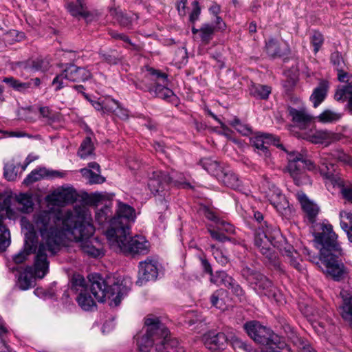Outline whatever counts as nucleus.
<instances>
[{
	"instance_id": "1",
	"label": "nucleus",
	"mask_w": 352,
	"mask_h": 352,
	"mask_svg": "<svg viewBox=\"0 0 352 352\" xmlns=\"http://www.w3.org/2000/svg\"><path fill=\"white\" fill-rule=\"evenodd\" d=\"M34 223L43 239L34 263V274L39 278H43L49 270L47 251L55 255L65 239H80L94 232L92 225L85 221L84 214L69 210L64 213L40 211L34 214Z\"/></svg>"
},
{
	"instance_id": "2",
	"label": "nucleus",
	"mask_w": 352,
	"mask_h": 352,
	"mask_svg": "<svg viewBox=\"0 0 352 352\" xmlns=\"http://www.w3.org/2000/svg\"><path fill=\"white\" fill-rule=\"evenodd\" d=\"M135 219V212L128 204L118 203L116 216L111 219V228L106 236L112 249L126 256L145 255L149 252V243L141 235L130 236L131 223Z\"/></svg>"
},
{
	"instance_id": "3",
	"label": "nucleus",
	"mask_w": 352,
	"mask_h": 352,
	"mask_svg": "<svg viewBox=\"0 0 352 352\" xmlns=\"http://www.w3.org/2000/svg\"><path fill=\"white\" fill-rule=\"evenodd\" d=\"M250 143L257 150L260 155L269 157L270 152L268 149L270 145L280 148L287 153V165L286 170L292 177L297 186L311 184L309 177L305 173V169L309 170L316 168L314 162L308 159L305 152L299 153L295 150H289L281 143L279 138L270 133H257L250 138Z\"/></svg>"
},
{
	"instance_id": "4",
	"label": "nucleus",
	"mask_w": 352,
	"mask_h": 352,
	"mask_svg": "<svg viewBox=\"0 0 352 352\" xmlns=\"http://www.w3.org/2000/svg\"><path fill=\"white\" fill-rule=\"evenodd\" d=\"M91 283L89 291L94 298L99 302H103L107 298L111 300L110 306H118L122 298L127 294L129 288L123 285L114 276H107L104 278L99 274H92L89 276ZM78 305L85 311H91L96 307V304L89 293L80 292L76 297Z\"/></svg>"
},
{
	"instance_id": "5",
	"label": "nucleus",
	"mask_w": 352,
	"mask_h": 352,
	"mask_svg": "<svg viewBox=\"0 0 352 352\" xmlns=\"http://www.w3.org/2000/svg\"><path fill=\"white\" fill-rule=\"evenodd\" d=\"M146 333L137 338L140 352H184L175 338L169 336V331L158 317L150 316L145 318Z\"/></svg>"
},
{
	"instance_id": "6",
	"label": "nucleus",
	"mask_w": 352,
	"mask_h": 352,
	"mask_svg": "<svg viewBox=\"0 0 352 352\" xmlns=\"http://www.w3.org/2000/svg\"><path fill=\"white\" fill-rule=\"evenodd\" d=\"M267 232H257L255 236V246L267 258L272 261L275 258L272 246L278 249L285 256L290 265L298 271L302 270V266L298 259V253L294 248L288 245L285 238L282 235L279 229H273L270 235Z\"/></svg>"
},
{
	"instance_id": "7",
	"label": "nucleus",
	"mask_w": 352,
	"mask_h": 352,
	"mask_svg": "<svg viewBox=\"0 0 352 352\" xmlns=\"http://www.w3.org/2000/svg\"><path fill=\"white\" fill-rule=\"evenodd\" d=\"M243 329L255 342L267 347V351L279 349L289 351L285 338L273 333L257 320H250L244 323Z\"/></svg>"
},
{
	"instance_id": "8",
	"label": "nucleus",
	"mask_w": 352,
	"mask_h": 352,
	"mask_svg": "<svg viewBox=\"0 0 352 352\" xmlns=\"http://www.w3.org/2000/svg\"><path fill=\"white\" fill-rule=\"evenodd\" d=\"M241 275L257 294L276 298L277 289L273 283L255 268L244 263L241 266Z\"/></svg>"
},
{
	"instance_id": "9",
	"label": "nucleus",
	"mask_w": 352,
	"mask_h": 352,
	"mask_svg": "<svg viewBox=\"0 0 352 352\" xmlns=\"http://www.w3.org/2000/svg\"><path fill=\"white\" fill-rule=\"evenodd\" d=\"M313 234L316 247L320 252V256L332 252L342 254V249L338 241V236L333 232V226L328 222L316 224Z\"/></svg>"
},
{
	"instance_id": "10",
	"label": "nucleus",
	"mask_w": 352,
	"mask_h": 352,
	"mask_svg": "<svg viewBox=\"0 0 352 352\" xmlns=\"http://www.w3.org/2000/svg\"><path fill=\"white\" fill-rule=\"evenodd\" d=\"M169 184L184 188H192L190 183L182 180V174H173L170 176L167 173L164 171H153L152 176L149 178L148 187L153 194H159L160 195L159 201L162 205L164 209H166L168 206L166 205V201L164 198H162V195H160V193L163 192ZM164 195L165 194H164L163 196H164Z\"/></svg>"
},
{
	"instance_id": "11",
	"label": "nucleus",
	"mask_w": 352,
	"mask_h": 352,
	"mask_svg": "<svg viewBox=\"0 0 352 352\" xmlns=\"http://www.w3.org/2000/svg\"><path fill=\"white\" fill-rule=\"evenodd\" d=\"M304 253L309 255V260L316 265H319L320 262L324 266V268H322V271L336 281L343 279L347 273L344 263L338 259L342 254L332 252L320 257L311 256L309 250L307 248L304 249Z\"/></svg>"
},
{
	"instance_id": "12",
	"label": "nucleus",
	"mask_w": 352,
	"mask_h": 352,
	"mask_svg": "<svg viewBox=\"0 0 352 352\" xmlns=\"http://www.w3.org/2000/svg\"><path fill=\"white\" fill-rule=\"evenodd\" d=\"M62 72L53 79L52 85H55V90L58 91L67 86L64 80L74 82H85L91 78L93 75L87 67H80L74 63H65Z\"/></svg>"
},
{
	"instance_id": "13",
	"label": "nucleus",
	"mask_w": 352,
	"mask_h": 352,
	"mask_svg": "<svg viewBox=\"0 0 352 352\" xmlns=\"http://www.w3.org/2000/svg\"><path fill=\"white\" fill-rule=\"evenodd\" d=\"M13 197L8 192H0V252H4L10 244V233L3 224V219L14 218L15 212L11 208Z\"/></svg>"
},
{
	"instance_id": "14",
	"label": "nucleus",
	"mask_w": 352,
	"mask_h": 352,
	"mask_svg": "<svg viewBox=\"0 0 352 352\" xmlns=\"http://www.w3.org/2000/svg\"><path fill=\"white\" fill-rule=\"evenodd\" d=\"M147 73L142 80H133V85L138 89L144 91H148L152 95L155 90V82H159L158 80L165 82L167 80V74L161 72L160 70L151 67H147Z\"/></svg>"
},
{
	"instance_id": "15",
	"label": "nucleus",
	"mask_w": 352,
	"mask_h": 352,
	"mask_svg": "<svg viewBox=\"0 0 352 352\" xmlns=\"http://www.w3.org/2000/svg\"><path fill=\"white\" fill-rule=\"evenodd\" d=\"M138 278L136 283L142 285L146 283L155 280L158 276L157 261L148 257L138 265Z\"/></svg>"
},
{
	"instance_id": "16",
	"label": "nucleus",
	"mask_w": 352,
	"mask_h": 352,
	"mask_svg": "<svg viewBox=\"0 0 352 352\" xmlns=\"http://www.w3.org/2000/svg\"><path fill=\"white\" fill-rule=\"evenodd\" d=\"M203 342L207 349L216 351L226 348L228 338L223 332L210 330L204 334Z\"/></svg>"
},
{
	"instance_id": "17",
	"label": "nucleus",
	"mask_w": 352,
	"mask_h": 352,
	"mask_svg": "<svg viewBox=\"0 0 352 352\" xmlns=\"http://www.w3.org/2000/svg\"><path fill=\"white\" fill-rule=\"evenodd\" d=\"M37 243L38 239L36 233L30 231L27 232L25 236L24 250L13 256V261L16 264H20L26 260L29 254L34 252L36 254Z\"/></svg>"
},
{
	"instance_id": "18",
	"label": "nucleus",
	"mask_w": 352,
	"mask_h": 352,
	"mask_svg": "<svg viewBox=\"0 0 352 352\" xmlns=\"http://www.w3.org/2000/svg\"><path fill=\"white\" fill-rule=\"evenodd\" d=\"M296 196L308 221L314 223L320 212L319 206L311 201L303 192H298Z\"/></svg>"
},
{
	"instance_id": "19",
	"label": "nucleus",
	"mask_w": 352,
	"mask_h": 352,
	"mask_svg": "<svg viewBox=\"0 0 352 352\" xmlns=\"http://www.w3.org/2000/svg\"><path fill=\"white\" fill-rule=\"evenodd\" d=\"M319 168L320 175L326 179L330 181L335 186H341L343 179L341 178L336 165L330 160H327L326 157L323 159Z\"/></svg>"
},
{
	"instance_id": "20",
	"label": "nucleus",
	"mask_w": 352,
	"mask_h": 352,
	"mask_svg": "<svg viewBox=\"0 0 352 352\" xmlns=\"http://www.w3.org/2000/svg\"><path fill=\"white\" fill-rule=\"evenodd\" d=\"M340 296L342 298V304L340 306V313L342 318L352 324V289L343 288L340 291Z\"/></svg>"
},
{
	"instance_id": "21",
	"label": "nucleus",
	"mask_w": 352,
	"mask_h": 352,
	"mask_svg": "<svg viewBox=\"0 0 352 352\" xmlns=\"http://www.w3.org/2000/svg\"><path fill=\"white\" fill-rule=\"evenodd\" d=\"M270 201L276 210L283 216L289 217L292 213V208L289 206V202L284 195L279 190L270 196Z\"/></svg>"
},
{
	"instance_id": "22",
	"label": "nucleus",
	"mask_w": 352,
	"mask_h": 352,
	"mask_svg": "<svg viewBox=\"0 0 352 352\" xmlns=\"http://www.w3.org/2000/svg\"><path fill=\"white\" fill-rule=\"evenodd\" d=\"M218 180L235 190L243 191V190L242 182L238 175L228 167L224 168Z\"/></svg>"
},
{
	"instance_id": "23",
	"label": "nucleus",
	"mask_w": 352,
	"mask_h": 352,
	"mask_svg": "<svg viewBox=\"0 0 352 352\" xmlns=\"http://www.w3.org/2000/svg\"><path fill=\"white\" fill-rule=\"evenodd\" d=\"M287 111L289 116L292 117V122L301 128L305 127L313 120V117L307 113L305 109H296L289 107Z\"/></svg>"
},
{
	"instance_id": "24",
	"label": "nucleus",
	"mask_w": 352,
	"mask_h": 352,
	"mask_svg": "<svg viewBox=\"0 0 352 352\" xmlns=\"http://www.w3.org/2000/svg\"><path fill=\"white\" fill-rule=\"evenodd\" d=\"M329 82L326 80H321L318 85L314 89L310 96V101L313 103L314 108L318 107L326 98L329 90Z\"/></svg>"
},
{
	"instance_id": "25",
	"label": "nucleus",
	"mask_w": 352,
	"mask_h": 352,
	"mask_svg": "<svg viewBox=\"0 0 352 352\" xmlns=\"http://www.w3.org/2000/svg\"><path fill=\"white\" fill-rule=\"evenodd\" d=\"M20 67L28 72L46 71L49 69L50 63L45 59L36 58L30 59L26 61L21 62Z\"/></svg>"
},
{
	"instance_id": "26",
	"label": "nucleus",
	"mask_w": 352,
	"mask_h": 352,
	"mask_svg": "<svg viewBox=\"0 0 352 352\" xmlns=\"http://www.w3.org/2000/svg\"><path fill=\"white\" fill-rule=\"evenodd\" d=\"M265 51L267 55L272 58L282 57L288 54L289 52L288 47L285 50H282L279 42L274 38H271L266 41Z\"/></svg>"
},
{
	"instance_id": "27",
	"label": "nucleus",
	"mask_w": 352,
	"mask_h": 352,
	"mask_svg": "<svg viewBox=\"0 0 352 352\" xmlns=\"http://www.w3.org/2000/svg\"><path fill=\"white\" fill-rule=\"evenodd\" d=\"M12 270L19 273L17 286L21 290H27L32 287V278L29 268L12 267Z\"/></svg>"
},
{
	"instance_id": "28",
	"label": "nucleus",
	"mask_w": 352,
	"mask_h": 352,
	"mask_svg": "<svg viewBox=\"0 0 352 352\" xmlns=\"http://www.w3.org/2000/svg\"><path fill=\"white\" fill-rule=\"evenodd\" d=\"M200 164L208 173L214 175L217 179L224 169L217 160L211 157H204L200 160Z\"/></svg>"
},
{
	"instance_id": "29",
	"label": "nucleus",
	"mask_w": 352,
	"mask_h": 352,
	"mask_svg": "<svg viewBox=\"0 0 352 352\" xmlns=\"http://www.w3.org/2000/svg\"><path fill=\"white\" fill-rule=\"evenodd\" d=\"M92 227H94L92 226ZM94 233H91L90 235L87 236H83L82 237V239H73V238H71V239H68L69 240H71V241H80L81 242V247H82V251L87 254L88 255H90L93 257H99L100 256H102L104 254L102 251L101 249H99V248H95L94 245H92L90 242L87 240L91 236L93 235Z\"/></svg>"
},
{
	"instance_id": "30",
	"label": "nucleus",
	"mask_w": 352,
	"mask_h": 352,
	"mask_svg": "<svg viewBox=\"0 0 352 352\" xmlns=\"http://www.w3.org/2000/svg\"><path fill=\"white\" fill-rule=\"evenodd\" d=\"M271 91V87L267 85L256 84L250 88V94L256 99L267 100Z\"/></svg>"
},
{
	"instance_id": "31",
	"label": "nucleus",
	"mask_w": 352,
	"mask_h": 352,
	"mask_svg": "<svg viewBox=\"0 0 352 352\" xmlns=\"http://www.w3.org/2000/svg\"><path fill=\"white\" fill-rule=\"evenodd\" d=\"M167 81L163 82V84L155 82V90L152 94V96L157 97L162 99L167 100L174 96L173 91L166 87Z\"/></svg>"
},
{
	"instance_id": "32",
	"label": "nucleus",
	"mask_w": 352,
	"mask_h": 352,
	"mask_svg": "<svg viewBox=\"0 0 352 352\" xmlns=\"http://www.w3.org/2000/svg\"><path fill=\"white\" fill-rule=\"evenodd\" d=\"M67 10L75 17L87 18L89 16V12L86 10L81 0H77L76 3H68Z\"/></svg>"
},
{
	"instance_id": "33",
	"label": "nucleus",
	"mask_w": 352,
	"mask_h": 352,
	"mask_svg": "<svg viewBox=\"0 0 352 352\" xmlns=\"http://www.w3.org/2000/svg\"><path fill=\"white\" fill-rule=\"evenodd\" d=\"M340 226L347 233L348 238L352 242V213L342 211L340 213Z\"/></svg>"
},
{
	"instance_id": "34",
	"label": "nucleus",
	"mask_w": 352,
	"mask_h": 352,
	"mask_svg": "<svg viewBox=\"0 0 352 352\" xmlns=\"http://www.w3.org/2000/svg\"><path fill=\"white\" fill-rule=\"evenodd\" d=\"M16 201L20 206L19 210L23 213H30L33 210L34 203L32 196L28 194H20Z\"/></svg>"
},
{
	"instance_id": "35",
	"label": "nucleus",
	"mask_w": 352,
	"mask_h": 352,
	"mask_svg": "<svg viewBox=\"0 0 352 352\" xmlns=\"http://www.w3.org/2000/svg\"><path fill=\"white\" fill-rule=\"evenodd\" d=\"M326 158L327 160H335L352 166V157L345 153L342 149H335L331 151L329 153H327V157H326Z\"/></svg>"
},
{
	"instance_id": "36",
	"label": "nucleus",
	"mask_w": 352,
	"mask_h": 352,
	"mask_svg": "<svg viewBox=\"0 0 352 352\" xmlns=\"http://www.w3.org/2000/svg\"><path fill=\"white\" fill-rule=\"evenodd\" d=\"M254 218L258 224V227L256 228V229L254 232V243H255V236L257 232H260L261 233L262 232H267V234H270V232H271V231L273 229H277L275 227L269 226L267 221H264L263 214L258 211H255L254 212ZM267 235H270V234H267Z\"/></svg>"
},
{
	"instance_id": "37",
	"label": "nucleus",
	"mask_w": 352,
	"mask_h": 352,
	"mask_svg": "<svg viewBox=\"0 0 352 352\" xmlns=\"http://www.w3.org/2000/svg\"><path fill=\"white\" fill-rule=\"evenodd\" d=\"M100 57L109 65H117L122 59L121 54L116 50H109V51H100Z\"/></svg>"
},
{
	"instance_id": "38",
	"label": "nucleus",
	"mask_w": 352,
	"mask_h": 352,
	"mask_svg": "<svg viewBox=\"0 0 352 352\" xmlns=\"http://www.w3.org/2000/svg\"><path fill=\"white\" fill-rule=\"evenodd\" d=\"M46 176H48V170L45 168L35 169L27 175L23 183L26 186H29Z\"/></svg>"
},
{
	"instance_id": "39",
	"label": "nucleus",
	"mask_w": 352,
	"mask_h": 352,
	"mask_svg": "<svg viewBox=\"0 0 352 352\" xmlns=\"http://www.w3.org/2000/svg\"><path fill=\"white\" fill-rule=\"evenodd\" d=\"M214 25L209 23H204L201 26V31L199 38L201 43L204 45L208 44L213 38L214 34Z\"/></svg>"
},
{
	"instance_id": "40",
	"label": "nucleus",
	"mask_w": 352,
	"mask_h": 352,
	"mask_svg": "<svg viewBox=\"0 0 352 352\" xmlns=\"http://www.w3.org/2000/svg\"><path fill=\"white\" fill-rule=\"evenodd\" d=\"M3 82L8 84L10 87L13 88L14 89L21 92H24L32 87L31 81L22 82L13 77L5 78L3 80Z\"/></svg>"
},
{
	"instance_id": "41",
	"label": "nucleus",
	"mask_w": 352,
	"mask_h": 352,
	"mask_svg": "<svg viewBox=\"0 0 352 352\" xmlns=\"http://www.w3.org/2000/svg\"><path fill=\"white\" fill-rule=\"evenodd\" d=\"M112 218V211L108 206L98 210L95 215V219L100 225H103L104 223L109 221V228H111V219Z\"/></svg>"
},
{
	"instance_id": "42",
	"label": "nucleus",
	"mask_w": 352,
	"mask_h": 352,
	"mask_svg": "<svg viewBox=\"0 0 352 352\" xmlns=\"http://www.w3.org/2000/svg\"><path fill=\"white\" fill-rule=\"evenodd\" d=\"M80 173L82 176L88 180L89 184H102L105 181V178L100 174L94 173L92 170L87 168H81Z\"/></svg>"
},
{
	"instance_id": "43",
	"label": "nucleus",
	"mask_w": 352,
	"mask_h": 352,
	"mask_svg": "<svg viewBox=\"0 0 352 352\" xmlns=\"http://www.w3.org/2000/svg\"><path fill=\"white\" fill-rule=\"evenodd\" d=\"M231 344L235 350L241 352H256V349L251 344L237 337H232Z\"/></svg>"
},
{
	"instance_id": "44",
	"label": "nucleus",
	"mask_w": 352,
	"mask_h": 352,
	"mask_svg": "<svg viewBox=\"0 0 352 352\" xmlns=\"http://www.w3.org/2000/svg\"><path fill=\"white\" fill-rule=\"evenodd\" d=\"M342 117V114L326 109L322 112L316 118L322 123L333 122L339 120Z\"/></svg>"
},
{
	"instance_id": "45",
	"label": "nucleus",
	"mask_w": 352,
	"mask_h": 352,
	"mask_svg": "<svg viewBox=\"0 0 352 352\" xmlns=\"http://www.w3.org/2000/svg\"><path fill=\"white\" fill-rule=\"evenodd\" d=\"M232 278L224 271H217L210 276V281L215 285H223L226 287L231 281Z\"/></svg>"
},
{
	"instance_id": "46",
	"label": "nucleus",
	"mask_w": 352,
	"mask_h": 352,
	"mask_svg": "<svg viewBox=\"0 0 352 352\" xmlns=\"http://www.w3.org/2000/svg\"><path fill=\"white\" fill-rule=\"evenodd\" d=\"M93 151L91 139L89 137H86L80 144L78 154L81 158H86L92 154Z\"/></svg>"
},
{
	"instance_id": "47",
	"label": "nucleus",
	"mask_w": 352,
	"mask_h": 352,
	"mask_svg": "<svg viewBox=\"0 0 352 352\" xmlns=\"http://www.w3.org/2000/svg\"><path fill=\"white\" fill-rule=\"evenodd\" d=\"M71 289L79 293L80 292H87L88 288L84 277L80 274L74 275L72 279Z\"/></svg>"
},
{
	"instance_id": "48",
	"label": "nucleus",
	"mask_w": 352,
	"mask_h": 352,
	"mask_svg": "<svg viewBox=\"0 0 352 352\" xmlns=\"http://www.w3.org/2000/svg\"><path fill=\"white\" fill-rule=\"evenodd\" d=\"M352 95V85H347L342 86L341 87L338 88L336 90L334 98L337 101H345L347 98L349 99V97Z\"/></svg>"
},
{
	"instance_id": "49",
	"label": "nucleus",
	"mask_w": 352,
	"mask_h": 352,
	"mask_svg": "<svg viewBox=\"0 0 352 352\" xmlns=\"http://www.w3.org/2000/svg\"><path fill=\"white\" fill-rule=\"evenodd\" d=\"M111 14L116 19L121 26L130 28L132 25L131 19L120 10H111Z\"/></svg>"
},
{
	"instance_id": "50",
	"label": "nucleus",
	"mask_w": 352,
	"mask_h": 352,
	"mask_svg": "<svg viewBox=\"0 0 352 352\" xmlns=\"http://www.w3.org/2000/svg\"><path fill=\"white\" fill-rule=\"evenodd\" d=\"M226 287L228 288L231 293L239 298L240 300L245 298V292L241 287V286L238 283V282L234 280L233 278H231V281L229 282L228 285Z\"/></svg>"
},
{
	"instance_id": "51",
	"label": "nucleus",
	"mask_w": 352,
	"mask_h": 352,
	"mask_svg": "<svg viewBox=\"0 0 352 352\" xmlns=\"http://www.w3.org/2000/svg\"><path fill=\"white\" fill-rule=\"evenodd\" d=\"M3 175L8 181H14L17 177V167L12 162L6 163L4 166Z\"/></svg>"
},
{
	"instance_id": "52",
	"label": "nucleus",
	"mask_w": 352,
	"mask_h": 352,
	"mask_svg": "<svg viewBox=\"0 0 352 352\" xmlns=\"http://www.w3.org/2000/svg\"><path fill=\"white\" fill-rule=\"evenodd\" d=\"M224 294L223 289H218L215 291L210 296V302L212 306L218 309H223L225 305L222 296Z\"/></svg>"
},
{
	"instance_id": "53",
	"label": "nucleus",
	"mask_w": 352,
	"mask_h": 352,
	"mask_svg": "<svg viewBox=\"0 0 352 352\" xmlns=\"http://www.w3.org/2000/svg\"><path fill=\"white\" fill-rule=\"evenodd\" d=\"M293 342L299 349L300 352H316L309 343L302 338L295 337Z\"/></svg>"
},
{
	"instance_id": "54",
	"label": "nucleus",
	"mask_w": 352,
	"mask_h": 352,
	"mask_svg": "<svg viewBox=\"0 0 352 352\" xmlns=\"http://www.w3.org/2000/svg\"><path fill=\"white\" fill-rule=\"evenodd\" d=\"M330 62L336 70L344 68L345 66L342 54L338 51L331 53L330 56Z\"/></svg>"
},
{
	"instance_id": "55",
	"label": "nucleus",
	"mask_w": 352,
	"mask_h": 352,
	"mask_svg": "<svg viewBox=\"0 0 352 352\" xmlns=\"http://www.w3.org/2000/svg\"><path fill=\"white\" fill-rule=\"evenodd\" d=\"M210 248L214 258L221 265H226L229 262L228 256L221 250L217 248L214 245H211Z\"/></svg>"
},
{
	"instance_id": "56",
	"label": "nucleus",
	"mask_w": 352,
	"mask_h": 352,
	"mask_svg": "<svg viewBox=\"0 0 352 352\" xmlns=\"http://www.w3.org/2000/svg\"><path fill=\"white\" fill-rule=\"evenodd\" d=\"M311 43L314 46V52L316 54L324 43L323 35L320 32L315 31L311 37Z\"/></svg>"
},
{
	"instance_id": "57",
	"label": "nucleus",
	"mask_w": 352,
	"mask_h": 352,
	"mask_svg": "<svg viewBox=\"0 0 352 352\" xmlns=\"http://www.w3.org/2000/svg\"><path fill=\"white\" fill-rule=\"evenodd\" d=\"M40 115L45 118L50 123L55 122L57 119V116L48 107H41L39 108Z\"/></svg>"
},
{
	"instance_id": "58",
	"label": "nucleus",
	"mask_w": 352,
	"mask_h": 352,
	"mask_svg": "<svg viewBox=\"0 0 352 352\" xmlns=\"http://www.w3.org/2000/svg\"><path fill=\"white\" fill-rule=\"evenodd\" d=\"M119 107V102L111 98L106 99L103 102L104 113H114Z\"/></svg>"
},
{
	"instance_id": "59",
	"label": "nucleus",
	"mask_w": 352,
	"mask_h": 352,
	"mask_svg": "<svg viewBox=\"0 0 352 352\" xmlns=\"http://www.w3.org/2000/svg\"><path fill=\"white\" fill-rule=\"evenodd\" d=\"M338 72V79L342 82H348L351 85L352 82V75L349 73L344 72V68L337 70Z\"/></svg>"
},
{
	"instance_id": "60",
	"label": "nucleus",
	"mask_w": 352,
	"mask_h": 352,
	"mask_svg": "<svg viewBox=\"0 0 352 352\" xmlns=\"http://www.w3.org/2000/svg\"><path fill=\"white\" fill-rule=\"evenodd\" d=\"M192 5H193V9L190 14L189 19L192 23H194L199 19V16L201 13V8L199 6V2L197 1H195L193 2Z\"/></svg>"
},
{
	"instance_id": "61",
	"label": "nucleus",
	"mask_w": 352,
	"mask_h": 352,
	"mask_svg": "<svg viewBox=\"0 0 352 352\" xmlns=\"http://www.w3.org/2000/svg\"><path fill=\"white\" fill-rule=\"evenodd\" d=\"M339 187H342L341 188V194L343 197V198L350 202L352 203V185L351 186H344V182L342 183V185L338 186Z\"/></svg>"
},
{
	"instance_id": "62",
	"label": "nucleus",
	"mask_w": 352,
	"mask_h": 352,
	"mask_svg": "<svg viewBox=\"0 0 352 352\" xmlns=\"http://www.w3.org/2000/svg\"><path fill=\"white\" fill-rule=\"evenodd\" d=\"M208 232L211 236V237L219 242H225L226 241L230 240V239L226 236L225 234L221 233L220 232L212 229H208Z\"/></svg>"
},
{
	"instance_id": "63",
	"label": "nucleus",
	"mask_w": 352,
	"mask_h": 352,
	"mask_svg": "<svg viewBox=\"0 0 352 352\" xmlns=\"http://www.w3.org/2000/svg\"><path fill=\"white\" fill-rule=\"evenodd\" d=\"M217 228L219 230H223L228 233H233L234 232L233 226L223 221H221V222L219 223Z\"/></svg>"
},
{
	"instance_id": "64",
	"label": "nucleus",
	"mask_w": 352,
	"mask_h": 352,
	"mask_svg": "<svg viewBox=\"0 0 352 352\" xmlns=\"http://www.w3.org/2000/svg\"><path fill=\"white\" fill-rule=\"evenodd\" d=\"M235 129L243 135H249L252 133L250 126L242 122Z\"/></svg>"
}]
</instances>
